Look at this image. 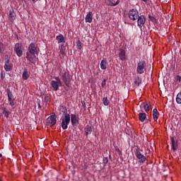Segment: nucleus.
Here are the masks:
<instances>
[{
	"mask_svg": "<svg viewBox=\"0 0 181 181\" xmlns=\"http://www.w3.org/2000/svg\"><path fill=\"white\" fill-rule=\"evenodd\" d=\"M171 146L174 151L177 149V141L175 140V138L170 137Z\"/></svg>",
	"mask_w": 181,
	"mask_h": 181,
	"instance_id": "nucleus-15",
	"label": "nucleus"
},
{
	"mask_svg": "<svg viewBox=\"0 0 181 181\" xmlns=\"http://www.w3.org/2000/svg\"><path fill=\"white\" fill-rule=\"evenodd\" d=\"M118 4H119V0H117L115 3H113L110 0H106V5H107V6H117Z\"/></svg>",
	"mask_w": 181,
	"mask_h": 181,
	"instance_id": "nucleus-19",
	"label": "nucleus"
},
{
	"mask_svg": "<svg viewBox=\"0 0 181 181\" xmlns=\"http://www.w3.org/2000/svg\"><path fill=\"white\" fill-rule=\"evenodd\" d=\"M59 74L61 75L62 80L64 81L65 86L69 87L70 86V72H69V70L64 69L62 71V68H60Z\"/></svg>",
	"mask_w": 181,
	"mask_h": 181,
	"instance_id": "nucleus-2",
	"label": "nucleus"
},
{
	"mask_svg": "<svg viewBox=\"0 0 181 181\" xmlns=\"http://www.w3.org/2000/svg\"><path fill=\"white\" fill-rule=\"evenodd\" d=\"M0 158H2V154L0 153Z\"/></svg>",
	"mask_w": 181,
	"mask_h": 181,
	"instance_id": "nucleus-42",
	"label": "nucleus"
},
{
	"mask_svg": "<svg viewBox=\"0 0 181 181\" xmlns=\"http://www.w3.org/2000/svg\"><path fill=\"white\" fill-rule=\"evenodd\" d=\"M85 21L88 23H91L93 22V11H89L86 16Z\"/></svg>",
	"mask_w": 181,
	"mask_h": 181,
	"instance_id": "nucleus-11",
	"label": "nucleus"
},
{
	"mask_svg": "<svg viewBox=\"0 0 181 181\" xmlns=\"http://www.w3.org/2000/svg\"><path fill=\"white\" fill-rule=\"evenodd\" d=\"M38 108H42V107L40 106V103H38Z\"/></svg>",
	"mask_w": 181,
	"mask_h": 181,
	"instance_id": "nucleus-40",
	"label": "nucleus"
},
{
	"mask_svg": "<svg viewBox=\"0 0 181 181\" xmlns=\"http://www.w3.org/2000/svg\"><path fill=\"white\" fill-rule=\"evenodd\" d=\"M4 69L6 71H11L12 69V64L11 63H8L4 64Z\"/></svg>",
	"mask_w": 181,
	"mask_h": 181,
	"instance_id": "nucleus-26",
	"label": "nucleus"
},
{
	"mask_svg": "<svg viewBox=\"0 0 181 181\" xmlns=\"http://www.w3.org/2000/svg\"><path fill=\"white\" fill-rule=\"evenodd\" d=\"M106 81H107L105 79L102 81L101 86H102L103 88H104V87H105V86H107Z\"/></svg>",
	"mask_w": 181,
	"mask_h": 181,
	"instance_id": "nucleus-36",
	"label": "nucleus"
},
{
	"mask_svg": "<svg viewBox=\"0 0 181 181\" xmlns=\"http://www.w3.org/2000/svg\"><path fill=\"white\" fill-rule=\"evenodd\" d=\"M139 16V12L135 8H132L129 11V18L131 21H136Z\"/></svg>",
	"mask_w": 181,
	"mask_h": 181,
	"instance_id": "nucleus-7",
	"label": "nucleus"
},
{
	"mask_svg": "<svg viewBox=\"0 0 181 181\" xmlns=\"http://www.w3.org/2000/svg\"><path fill=\"white\" fill-rule=\"evenodd\" d=\"M103 163L105 166L108 163V158H107V157L103 158Z\"/></svg>",
	"mask_w": 181,
	"mask_h": 181,
	"instance_id": "nucleus-33",
	"label": "nucleus"
},
{
	"mask_svg": "<svg viewBox=\"0 0 181 181\" xmlns=\"http://www.w3.org/2000/svg\"><path fill=\"white\" fill-rule=\"evenodd\" d=\"M162 13H163V14H165V13H163V11H162Z\"/></svg>",
	"mask_w": 181,
	"mask_h": 181,
	"instance_id": "nucleus-44",
	"label": "nucleus"
},
{
	"mask_svg": "<svg viewBox=\"0 0 181 181\" xmlns=\"http://www.w3.org/2000/svg\"><path fill=\"white\" fill-rule=\"evenodd\" d=\"M143 108L146 111V112H148V111L152 110V107L151 106L150 103H144L143 105Z\"/></svg>",
	"mask_w": 181,
	"mask_h": 181,
	"instance_id": "nucleus-23",
	"label": "nucleus"
},
{
	"mask_svg": "<svg viewBox=\"0 0 181 181\" xmlns=\"http://www.w3.org/2000/svg\"><path fill=\"white\" fill-rule=\"evenodd\" d=\"M2 112L4 115L6 117V118H8V117H9V112L6 110V108L3 107Z\"/></svg>",
	"mask_w": 181,
	"mask_h": 181,
	"instance_id": "nucleus-29",
	"label": "nucleus"
},
{
	"mask_svg": "<svg viewBox=\"0 0 181 181\" xmlns=\"http://www.w3.org/2000/svg\"><path fill=\"white\" fill-rule=\"evenodd\" d=\"M1 79L4 80V76H1Z\"/></svg>",
	"mask_w": 181,
	"mask_h": 181,
	"instance_id": "nucleus-43",
	"label": "nucleus"
},
{
	"mask_svg": "<svg viewBox=\"0 0 181 181\" xmlns=\"http://www.w3.org/2000/svg\"><path fill=\"white\" fill-rule=\"evenodd\" d=\"M148 18H149L150 21H151V22H153V23H154V24L158 23V20L155 17L151 16V14L148 15Z\"/></svg>",
	"mask_w": 181,
	"mask_h": 181,
	"instance_id": "nucleus-28",
	"label": "nucleus"
},
{
	"mask_svg": "<svg viewBox=\"0 0 181 181\" xmlns=\"http://www.w3.org/2000/svg\"><path fill=\"white\" fill-rule=\"evenodd\" d=\"M76 46H78V49L80 50V49H81V41L78 40L76 42Z\"/></svg>",
	"mask_w": 181,
	"mask_h": 181,
	"instance_id": "nucleus-35",
	"label": "nucleus"
},
{
	"mask_svg": "<svg viewBox=\"0 0 181 181\" xmlns=\"http://www.w3.org/2000/svg\"><path fill=\"white\" fill-rule=\"evenodd\" d=\"M107 66H108V62H107V60L103 59L100 62V69L102 70H106Z\"/></svg>",
	"mask_w": 181,
	"mask_h": 181,
	"instance_id": "nucleus-18",
	"label": "nucleus"
},
{
	"mask_svg": "<svg viewBox=\"0 0 181 181\" xmlns=\"http://www.w3.org/2000/svg\"><path fill=\"white\" fill-rule=\"evenodd\" d=\"M4 62H5V64L11 63V57H9V55L8 54L5 55Z\"/></svg>",
	"mask_w": 181,
	"mask_h": 181,
	"instance_id": "nucleus-32",
	"label": "nucleus"
},
{
	"mask_svg": "<svg viewBox=\"0 0 181 181\" xmlns=\"http://www.w3.org/2000/svg\"><path fill=\"white\" fill-rule=\"evenodd\" d=\"M176 102L177 104H181V93H179L176 97Z\"/></svg>",
	"mask_w": 181,
	"mask_h": 181,
	"instance_id": "nucleus-31",
	"label": "nucleus"
},
{
	"mask_svg": "<svg viewBox=\"0 0 181 181\" xmlns=\"http://www.w3.org/2000/svg\"><path fill=\"white\" fill-rule=\"evenodd\" d=\"M2 52V42H0V53Z\"/></svg>",
	"mask_w": 181,
	"mask_h": 181,
	"instance_id": "nucleus-39",
	"label": "nucleus"
},
{
	"mask_svg": "<svg viewBox=\"0 0 181 181\" xmlns=\"http://www.w3.org/2000/svg\"><path fill=\"white\" fill-rule=\"evenodd\" d=\"M139 119L141 122H144L146 119V114L145 112H140L139 114Z\"/></svg>",
	"mask_w": 181,
	"mask_h": 181,
	"instance_id": "nucleus-21",
	"label": "nucleus"
},
{
	"mask_svg": "<svg viewBox=\"0 0 181 181\" xmlns=\"http://www.w3.org/2000/svg\"><path fill=\"white\" fill-rule=\"evenodd\" d=\"M6 93H7L8 101L13 100V94L12 93V91L11 90V89L7 88L6 89Z\"/></svg>",
	"mask_w": 181,
	"mask_h": 181,
	"instance_id": "nucleus-22",
	"label": "nucleus"
},
{
	"mask_svg": "<svg viewBox=\"0 0 181 181\" xmlns=\"http://www.w3.org/2000/svg\"><path fill=\"white\" fill-rule=\"evenodd\" d=\"M23 50H25V48H23L22 43H16L15 45L14 51L16 52L18 57H22V55L23 54Z\"/></svg>",
	"mask_w": 181,
	"mask_h": 181,
	"instance_id": "nucleus-4",
	"label": "nucleus"
},
{
	"mask_svg": "<svg viewBox=\"0 0 181 181\" xmlns=\"http://www.w3.org/2000/svg\"><path fill=\"white\" fill-rule=\"evenodd\" d=\"M146 68V62L140 60L137 63L136 72L138 74H144L145 73V69Z\"/></svg>",
	"mask_w": 181,
	"mask_h": 181,
	"instance_id": "nucleus-3",
	"label": "nucleus"
},
{
	"mask_svg": "<svg viewBox=\"0 0 181 181\" xmlns=\"http://www.w3.org/2000/svg\"><path fill=\"white\" fill-rule=\"evenodd\" d=\"M71 122L72 125H78V117L76 114L71 115Z\"/></svg>",
	"mask_w": 181,
	"mask_h": 181,
	"instance_id": "nucleus-10",
	"label": "nucleus"
},
{
	"mask_svg": "<svg viewBox=\"0 0 181 181\" xmlns=\"http://www.w3.org/2000/svg\"><path fill=\"white\" fill-rule=\"evenodd\" d=\"M143 2H145L146 4V2H148V0H142Z\"/></svg>",
	"mask_w": 181,
	"mask_h": 181,
	"instance_id": "nucleus-41",
	"label": "nucleus"
},
{
	"mask_svg": "<svg viewBox=\"0 0 181 181\" xmlns=\"http://www.w3.org/2000/svg\"><path fill=\"white\" fill-rule=\"evenodd\" d=\"M51 86H52V90L54 91H57V90H59V87L60 86V83H59L56 81H51Z\"/></svg>",
	"mask_w": 181,
	"mask_h": 181,
	"instance_id": "nucleus-12",
	"label": "nucleus"
},
{
	"mask_svg": "<svg viewBox=\"0 0 181 181\" xmlns=\"http://www.w3.org/2000/svg\"><path fill=\"white\" fill-rule=\"evenodd\" d=\"M119 57L120 60H122V62H124L125 60V59H127V57L125 56V50H124V49L120 50V52L119 53Z\"/></svg>",
	"mask_w": 181,
	"mask_h": 181,
	"instance_id": "nucleus-20",
	"label": "nucleus"
},
{
	"mask_svg": "<svg viewBox=\"0 0 181 181\" xmlns=\"http://www.w3.org/2000/svg\"><path fill=\"white\" fill-rule=\"evenodd\" d=\"M153 118L155 122H158V118H159V112L156 108L153 110Z\"/></svg>",
	"mask_w": 181,
	"mask_h": 181,
	"instance_id": "nucleus-14",
	"label": "nucleus"
},
{
	"mask_svg": "<svg viewBox=\"0 0 181 181\" xmlns=\"http://www.w3.org/2000/svg\"><path fill=\"white\" fill-rule=\"evenodd\" d=\"M103 103L104 105L107 106L110 105V100H108V98H103Z\"/></svg>",
	"mask_w": 181,
	"mask_h": 181,
	"instance_id": "nucleus-30",
	"label": "nucleus"
},
{
	"mask_svg": "<svg viewBox=\"0 0 181 181\" xmlns=\"http://www.w3.org/2000/svg\"><path fill=\"white\" fill-rule=\"evenodd\" d=\"M85 132L86 135H90V134L92 132L91 127H90V125H87L85 128Z\"/></svg>",
	"mask_w": 181,
	"mask_h": 181,
	"instance_id": "nucleus-27",
	"label": "nucleus"
},
{
	"mask_svg": "<svg viewBox=\"0 0 181 181\" xmlns=\"http://www.w3.org/2000/svg\"><path fill=\"white\" fill-rule=\"evenodd\" d=\"M69 124H70V115H66L62 119L61 127L62 129L66 130L69 128Z\"/></svg>",
	"mask_w": 181,
	"mask_h": 181,
	"instance_id": "nucleus-6",
	"label": "nucleus"
},
{
	"mask_svg": "<svg viewBox=\"0 0 181 181\" xmlns=\"http://www.w3.org/2000/svg\"><path fill=\"white\" fill-rule=\"evenodd\" d=\"M134 84L137 87H139V86H141V84H142V79H141V78H139V77L136 78L134 79Z\"/></svg>",
	"mask_w": 181,
	"mask_h": 181,
	"instance_id": "nucleus-24",
	"label": "nucleus"
},
{
	"mask_svg": "<svg viewBox=\"0 0 181 181\" xmlns=\"http://www.w3.org/2000/svg\"><path fill=\"white\" fill-rule=\"evenodd\" d=\"M163 13H161V16H163Z\"/></svg>",
	"mask_w": 181,
	"mask_h": 181,
	"instance_id": "nucleus-45",
	"label": "nucleus"
},
{
	"mask_svg": "<svg viewBox=\"0 0 181 181\" xmlns=\"http://www.w3.org/2000/svg\"><path fill=\"white\" fill-rule=\"evenodd\" d=\"M9 19L11 22H13L16 19V14L15 13V11L13 9L9 10Z\"/></svg>",
	"mask_w": 181,
	"mask_h": 181,
	"instance_id": "nucleus-13",
	"label": "nucleus"
},
{
	"mask_svg": "<svg viewBox=\"0 0 181 181\" xmlns=\"http://www.w3.org/2000/svg\"><path fill=\"white\" fill-rule=\"evenodd\" d=\"M56 40H57L58 43H66V39H64V36L62 34H59L56 37Z\"/></svg>",
	"mask_w": 181,
	"mask_h": 181,
	"instance_id": "nucleus-16",
	"label": "nucleus"
},
{
	"mask_svg": "<svg viewBox=\"0 0 181 181\" xmlns=\"http://www.w3.org/2000/svg\"><path fill=\"white\" fill-rule=\"evenodd\" d=\"M60 111L61 112H63L64 117H66V115H69V113H67V107H66L65 105L60 106Z\"/></svg>",
	"mask_w": 181,
	"mask_h": 181,
	"instance_id": "nucleus-25",
	"label": "nucleus"
},
{
	"mask_svg": "<svg viewBox=\"0 0 181 181\" xmlns=\"http://www.w3.org/2000/svg\"><path fill=\"white\" fill-rule=\"evenodd\" d=\"M47 123L48 124V125H49V127H53V125H56V124H57L56 116L54 115L49 116L47 119Z\"/></svg>",
	"mask_w": 181,
	"mask_h": 181,
	"instance_id": "nucleus-9",
	"label": "nucleus"
},
{
	"mask_svg": "<svg viewBox=\"0 0 181 181\" xmlns=\"http://www.w3.org/2000/svg\"><path fill=\"white\" fill-rule=\"evenodd\" d=\"M36 54H39V48L35 43H30L28 47V52L26 53V59L30 63H36Z\"/></svg>",
	"mask_w": 181,
	"mask_h": 181,
	"instance_id": "nucleus-1",
	"label": "nucleus"
},
{
	"mask_svg": "<svg viewBox=\"0 0 181 181\" xmlns=\"http://www.w3.org/2000/svg\"><path fill=\"white\" fill-rule=\"evenodd\" d=\"M134 153L139 163H144V162L146 160V157L141 153L139 148L135 149Z\"/></svg>",
	"mask_w": 181,
	"mask_h": 181,
	"instance_id": "nucleus-5",
	"label": "nucleus"
},
{
	"mask_svg": "<svg viewBox=\"0 0 181 181\" xmlns=\"http://www.w3.org/2000/svg\"><path fill=\"white\" fill-rule=\"evenodd\" d=\"M56 82L58 83L60 86V87H62V81L60 80V78H59V76L55 78Z\"/></svg>",
	"mask_w": 181,
	"mask_h": 181,
	"instance_id": "nucleus-34",
	"label": "nucleus"
},
{
	"mask_svg": "<svg viewBox=\"0 0 181 181\" xmlns=\"http://www.w3.org/2000/svg\"><path fill=\"white\" fill-rule=\"evenodd\" d=\"M146 22V18H145V16H139V17L137 18V25L138 26H139V28H142V26L145 25Z\"/></svg>",
	"mask_w": 181,
	"mask_h": 181,
	"instance_id": "nucleus-8",
	"label": "nucleus"
},
{
	"mask_svg": "<svg viewBox=\"0 0 181 181\" xmlns=\"http://www.w3.org/2000/svg\"><path fill=\"white\" fill-rule=\"evenodd\" d=\"M176 81L177 83H180L181 81V76L177 75V77H176Z\"/></svg>",
	"mask_w": 181,
	"mask_h": 181,
	"instance_id": "nucleus-37",
	"label": "nucleus"
},
{
	"mask_svg": "<svg viewBox=\"0 0 181 181\" xmlns=\"http://www.w3.org/2000/svg\"><path fill=\"white\" fill-rule=\"evenodd\" d=\"M23 80H28L29 77H30V75L29 74V71H28V69H24V71L22 74Z\"/></svg>",
	"mask_w": 181,
	"mask_h": 181,
	"instance_id": "nucleus-17",
	"label": "nucleus"
},
{
	"mask_svg": "<svg viewBox=\"0 0 181 181\" xmlns=\"http://www.w3.org/2000/svg\"><path fill=\"white\" fill-rule=\"evenodd\" d=\"M8 102H9L11 107H15V103H13V100H8Z\"/></svg>",
	"mask_w": 181,
	"mask_h": 181,
	"instance_id": "nucleus-38",
	"label": "nucleus"
}]
</instances>
